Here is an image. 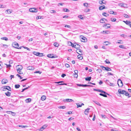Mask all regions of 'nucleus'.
<instances>
[{
  "mask_svg": "<svg viewBox=\"0 0 131 131\" xmlns=\"http://www.w3.org/2000/svg\"><path fill=\"white\" fill-rule=\"evenodd\" d=\"M12 46L18 49H21V47L17 48V47H18L19 46V44L17 43L16 42H13L12 44Z\"/></svg>",
  "mask_w": 131,
  "mask_h": 131,
  "instance_id": "1",
  "label": "nucleus"
},
{
  "mask_svg": "<svg viewBox=\"0 0 131 131\" xmlns=\"http://www.w3.org/2000/svg\"><path fill=\"white\" fill-rule=\"evenodd\" d=\"M33 53L34 55L39 57H42L43 56V53H40L39 52L34 51L33 52Z\"/></svg>",
  "mask_w": 131,
  "mask_h": 131,
  "instance_id": "2",
  "label": "nucleus"
},
{
  "mask_svg": "<svg viewBox=\"0 0 131 131\" xmlns=\"http://www.w3.org/2000/svg\"><path fill=\"white\" fill-rule=\"evenodd\" d=\"M2 88H3V91H5V90H8L9 91H11V89L9 86H4Z\"/></svg>",
  "mask_w": 131,
  "mask_h": 131,
  "instance_id": "3",
  "label": "nucleus"
},
{
  "mask_svg": "<svg viewBox=\"0 0 131 131\" xmlns=\"http://www.w3.org/2000/svg\"><path fill=\"white\" fill-rule=\"evenodd\" d=\"M117 84L118 86L119 87H121L123 85L121 79H119L118 80L117 82Z\"/></svg>",
  "mask_w": 131,
  "mask_h": 131,
  "instance_id": "4",
  "label": "nucleus"
},
{
  "mask_svg": "<svg viewBox=\"0 0 131 131\" xmlns=\"http://www.w3.org/2000/svg\"><path fill=\"white\" fill-rule=\"evenodd\" d=\"M108 12L110 14H113L116 15L117 14V13L116 12H114L112 9H110L108 10Z\"/></svg>",
  "mask_w": 131,
  "mask_h": 131,
  "instance_id": "5",
  "label": "nucleus"
},
{
  "mask_svg": "<svg viewBox=\"0 0 131 131\" xmlns=\"http://www.w3.org/2000/svg\"><path fill=\"white\" fill-rule=\"evenodd\" d=\"M29 11L32 12H36L37 11V9L34 8H30L29 9Z\"/></svg>",
  "mask_w": 131,
  "mask_h": 131,
  "instance_id": "6",
  "label": "nucleus"
},
{
  "mask_svg": "<svg viewBox=\"0 0 131 131\" xmlns=\"http://www.w3.org/2000/svg\"><path fill=\"white\" fill-rule=\"evenodd\" d=\"M118 91L120 94H124L126 92V91L125 90H122L121 89H118Z\"/></svg>",
  "mask_w": 131,
  "mask_h": 131,
  "instance_id": "7",
  "label": "nucleus"
},
{
  "mask_svg": "<svg viewBox=\"0 0 131 131\" xmlns=\"http://www.w3.org/2000/svg\"><path fill=\"white\" fill-rule=\"evenodd\" d=\"M17 71L21 70L23 68V67L21 65H18L17 66Z\"/></svg>",
  "mask_w": 131,
  "mask_h": 131,
  "instance_id": "8",
  "label": "nucleus"
},
{
  "mask_svg": "<svg viewBox=\"0 0 131 131\" xmlns=\"http://www.w3.org/2000/svg\"><path fill=\"white\" fill-rule=\"evenodd\" d=\"M81 41L83 42H85L87 41L86 38L83 36H81Z\"/></svg>",
  "mask_w": 131,
  "mask_h": 131,
  "instance_id": "9",
  "label": "nucleus"
},
{
  "mask_svg": "<svg viewBox=\"0 0 131 131\" xmlns=\"http://www.w3.org/2000/svg\"><path fill=\"white\" fill-rule=\"evenodd\" d=\"M80 45L77 44L76 43H75L73 47L76 49H78L80 48Z\"/></svg>",
  "mask_w": 131,
  "mask_h": 131,
  "instance_id": "10",
  "label": "nucleus"
},
{
  "mask_svg": "<svg viewBox=\"0 0 131 131\" xmlns=\"http://www.w3.org/2000/svg\"><path fill=\"white\" fill-rule=\"evenodd\" d=\"M107 19H105L103 18L101 19L100 20V22L101 23H106V22H105V21H107Z\"/></svg>",
  "mask_w": 131,
  "mask_h": 131,
  "instance_id": "11",
  "label": "nucleus"
},
{
  "mask_svg": "<svg viewBox=\"0 0 131 131\" xmlns=\"http://www.w3.org/2000/svg\"><path fill=\"white\" fill-rule=\"evenodd\" d=\"M63 101L64 102H65L66 101L67 102H72L74 101L73 100H72L70 99H65L63 100Z\"/></svg>",
  "mask_w": 131,
  "mask_h": 131,
  "instance_id": "12",
  "label": "nucleus"
},
{
  "mask_svg": "<svg viewBox=\"0 0 131 131\" xmlns=\"http://www.w3.org/2000/svg\"><path fill=\"white\" fill-rule=\"evenodd\" d=\"M90 108H88L87 109L85 110V111L84 112V113L86 115H88V114L89 113V111L90 110Z\"/></svg>",
  "mask_w": 131,
  "mask_h": 131,
  "instance_id": "13",
  "label": "nucleus"
},
{
  "mask_svg": "<svg viewBox=\"0 0 131 131\" xmlns=\"http://www.w3.org/2000/svg\"><path fill=\"white\" fill-rule=\"evenodd\" d=\"M76 104L77 105V107L78 108L79 107H81L82 105H84V104L83 103H76Z\"/></svg>",
  "mask_w": 131,
  "mask_h": 131,
  "instance_id": "14",
  "label": "nucleus"
},
{
  "mask_svg": "<svg viewBox=\"0 0 131 131\" xmlns=\"http://www.w3.org/2000/svg\"><path fill=\"white\" fill-rule=\"evenodd\" d=\"M34 69V68L33 67L29 66L27 67V69L28 70H33Z\"/></svg>",
  "mask_w": 131,
  "mask_h": 131,
  "instance_id": "15",
  "label": "nucleus"
},
{
  "mask_svg": "<svg viewBox=\"0 0 131 131\" xmlns=\"http://www.w3.org/2000/svg\"><path fill=\"white\" fill-rule=\"evenodd\" d=\"M53 54H48L47 56L48 57L51 58H54V57L53 56Z\"/></svg>",
  "mask_w": 131,
  "mask_h": 131,
  "instance_id": "16",
  "label": "nucleus"
},
{
  "mask_svg": "<svg viewBox=\"0 0 131 131\" xmlns=\"http://www.w3.org/2000/svg\"><path fill=\"white\" fill-rule=\"evenodd\" d=\"M8 82V81L7 80L3 79L2 81V84H5Z\"/></svg>",
  "mask_w": 131,
  "mask_h": 131,
  "instance_id": "17",
  "label": "nucleus"
},
{
  "mask_svg": "<svg viewBox=\"0 0 131 131\" xmlns=\"http://www.w3.org/2000/svg\"><path fill=\"white\" fill-rule=\"evenodd\" d=\"M47 125H45L43 126L40 129L42 131L45 128L47 127Z\"/></svg>",
  "mask_w": 131,
  "mask_h": 131,
  "instance_id": "18",
  "label": "nucleus"
},
{
  "mask_svg": "<svg viewBox=\"0 0 131 131\" xmlns=\"http://www.w3.org/2000/svg\"><path fill=\"white\" fill-rule=\"evenodd\" d=\"M5 94L7 96H10L11 93L10 92L7 91V92L5 93Z\"/></svg>",
  "mask_w": 131,
  "mask_h": 131,
  "instance_id": "19",
  "label": "nucleus"
},
{
  "mask_svg": "<svg viewBox=\"0 0 131 131\" xmlns=\"http://www.w3.org/2000/svg\"><path fill=\"white\" fill-rule=\"evenodd\" d=\"M105 8V6L104 5H103V6H100L99 8V9L100 10H102L104 9Z\"/></svg>",
  "mask_w": 131,
  "mask_h": 131,
  "instance_id": "20",
  "label": "nucleus"
},
{
  "mask_svg": "<svg viewBox=\"0 0 131 131\" xmlns=\"http://www.w3.org/2000/svg\"><path fill=\"white\" fill-rule=\"evenodd\" d=\"M107 25H110V24H105L104 25V27H105V28H108L110 27V26H107Z\"/></svg>",
  "mask_w": 131,
  "mask_h": 131,
  "instance_id": "21",
  "label": "nucleus"
},
{
  "mask_svg": "<svg viewBox=\"0 0 131 131\" xmlns=\"http://www.w3.org/2000/svg\"><path fill=\"white\" fill-rule=\"evenodd\" d=\"M124 5H126V4H122V3H119L118 4V5L120 6L125 7V6H124Z\"/></svg>",
  "mask_w": 131,
  "mask_h": 131,
  "instance_id": "22",
  "label": "nucleus"
},
{
  "mask_svg": "<svg viewBox=\"0 0 131 131\" xmlns=\"http://www.w3.org/2000/svg\"><path fill=\"white\" fill-rule=\"evenodd\" d=\"M91 77H87L85 78V80L86 81H90L91 80Z\"/></svg>",
  "mask_w": 131,
  "mask_h": 131,
  "instance_id": "23",
  "label": "nucleus"
},
{
  "mask_svg": "<svg viewBox=\"0 0 131 131\" xmlns=\"http://www.w3.org/2000/svg\"><path fill=\"white\" fill-rule=\"evenodd\" d=\"M124 22L126 24L129 26V24H130V23H131V22L128 21L126 20V21H124Z\"/></svg>",
  "mask_w": 131,
  "mask_h": 131,
  "instance_id": "24",
  "label": "nucleus"
},
{
  "mask_svg": "<svg viewBox=\"0 0 131 131\" xmlns=\"http://www.w3.org/2000/svg\"><path fill=\"white\" fill-rule=\"evenodd\" d=\"M25 101L27 103L31 101V99L30 98L27 99L25 100Z\"/></svg>",
  "mask_w": 131,
  "mask_h": 131,
  "instance_id": "25",
  "label": "nucleus"
},
{
  "mask_svg": "<svg viewBox=\"0 0 131 131\" xmlns=\"http://www.w3.org/2000/svg\"><path fill=\"white\" fill-rule=\"evenodd\" d=\"M6 12H7V13L8 14H10L12 12V11L10 9H8L6 10Z\"/></svg>",
  "mask_w": 131,
  "mask_h": 131,
  "instance_id": "26",
  "label": "nucleus"
},
{
  "mask_svg": "<svg viewBox=\"0 0 131 131\" xmlns=\"http://www.w3.org/2000/svg\"><path fill=\"white\" fill-rule=\"evenodd\" d=\"M46 99V97L45 96H43L41 97V99L42 101H44Z\"/></svg>",
  "mask_w": 131,
  "mask_h": 131,
  "instance_id": "27",
  "label": "nucleus"
},
{
  "mask_svg": "<svg viewBox=\"0 0 131 131\" xmlns=\"http://www.w3.org/2000/svg\"><path fill=\"white\" fill-rule=\"evenodd\" d=\"M102 15L103 16L107 17V16H108L109 14H107V13L106 12H104L102 13Z\"/></svg>",
  "mask_w": 131,
  "mask_h": 131,
  "instance_id": "28",
  "label": "nucleus"
},
{
  "mask_svg": "<svg viewBox=\"0 0 131 131\" xmlns=\"http://www.w3.org/2000/svg\"><path fill=\"white\" fill-rule=\"evenodd\" d=\"M68 44H69L71 46H72V47H73L74 44H73L71 42H69Z\"/></svg>",
  "mask_w": 131,
  "mask_h": 131,
  "instance_id": "29",
  "label": "nucleus"
},
{
  "mask_svg": "<svg viewBox=\"0 0 131 131\" xmlns=\"http://www.w3.org/2000/svg\"><path fill=\"white\" fill-rule=\"evenodd\" d=\"M106 71H110L111 70V68L108 67H106L105 70Z\"/></svg>",
  "mask_w": 131,
  "mask_h": 131,
  "instance_id": "30",
  "label": "nucleus"
},
{
  "mask_svg": "<svg viewBox=\"0 0 131 131\" xmlns=\"http://www.w3.org/2000/svg\"><path fill=\"white\" fill-rule=\"evenodd\" d=\"M82 51L80 49H77L76 50V52L78 53V54H80L79 53H78V52H80V53H82Z\"/></svg>",
  "mask_w": 131,
  "mask_h": 131,
  "instance_id": "31",
  "label": "nucleus"
},
{
  "mask_svg": "<svg viewBox=\"0 0 131 131\" xmlns=\"http://www.w3.org/2000/svg\"><path fill=\"white\" fill-rule=\"evenodd\" d=\"M99 95H100L102 96L105 97H107V96L106 95H105V94H102V93H100L99 94Z\"/></svg>",
  "mask_w": 131,
  "mask_h": 131,
  "instance_id": "32",
  "label": "nucleus"
},
{
  "mask_svg": "<svg viewBox=\"0 0 131 131\" xmlns=\"http://www.w3.org/2000/svg\"><path fill=\"white\" fill-rule=\"evenodd\" d=\"M18 126L19 127H21V128H26V127H27L28 126H23L22 125H19Z\"/></svg>",
  "mask_w": 131,
  "mask_h": 131,
  "instance_id": "33",
  "label": "nucleus"
},
{
  "mask_svg": "<svg viewBox=\"0 0 131 131\" xmlns=\"http://www.w3.org/2000/svg\"><path fill=\"white\" fill-rule=\"evenodd\" d=\"M111 19V21L112 22L115 21L116 20V19L115 18H112Z\"/></svg>",
  "mask_w": 131,
  "mask_h": 131,
  "instance_id": "34",
  "label": "nucleus"
},
{
  "mask_svg": "<svg viewBox=\"0 0 131 131\" xmlns=\"http://www.w3.org/2000/svg\"><path fill=\"white\" fill-rule=\"evenodd\" d=\"M1 39L2 40H5L6 41H7L8 40V38L6 37H2L1 38Z\"/></svg>",
  "mask_w": 131,
  "mask_h": 131,
  "instance_id": "35",
  "label": "nucleus"
},
{
  "mask_svg": "<svg viewBox=\"0 0 131 131\" xmlns=\"http://www.w3.org/2000/svg\"><path fill=\"white\" fill-rule=\"evenodd\" d=\"M58 108L60 109H64L66 108L65 106H60L58 107Z\"/></svg>",
  "mask_w": 131,
  "mask_h": 131,
  "instance_id": "36",
  "label": "nucleus"
},
{
  "mask_svg": "<svg viewBox=\"0 0 131 131\" xmlns=\"http://www.w3.org/2000/svg\"><path fill=\"white\" fill-rule=\"evenodd\" d=\"M98 92H100L101 93H105V92L104 91H103L102 90H100V89H98Z\"/></svg>",
  "mask_w": 131,
  "mask_h": 131,
  "instance_id": "37",
  "label": "nucleus"
},
{
  "mask_svg": "<svg viewBox=\"0 0 131 131\" xmlns=\"http://www.w3.org/2000/svg\"><path fill=\"white\" fill-rule=\"evenodd\" d=\"M121 36L124 38H125L127 37V36L124 34H122L121 35Z\"/></svg>",
  "mask_w": 131,
  "mask_h": 131,
  "instance_id": "38",
  "label": "nucleus"
},
{
  "mask_svg": "<svg viewBox=\"0 0 131 131\" xmlns=\"http://www.w3.org/2000/svg\"><path fill=\"white\" fill-rule=\"evenodd\" d=\"M90 9H84V12L87 13L89 12L90 11Z\"/></svg>",
  "mask_w": 131,
  "mask_h": 131,
  "instance_id": "39",
  "label": "nucleus"
},
{
  "mask_svg": "<svg viewBox=\"0 0 131 131\" xmlns=\"http://www.w3.org/2000/svg\"><path fill=\"white\" fill-rule=\"evenodd\" d=\"M15 86L16 88L17 89L20 87V85L19 84H16L15 85Z\"/></svg>",
  "mask_w": 131,
  "mask_h": 131,
  "instance_id": "40",
  "label": "nucleus"
},
{
  "mask_svg": "<svg viewBox=\"0 0 131 131\" xmlns=\"http://www.w3.org/2000/svg\"><path fill=\"white\" fill-rule=\"evenodd\" d=\"M59 45V44L57 42H55L54 43V45L56 47H58Z\"/></svg>",
  "mask_w": 131,
  "mask_h": 131,
  "instance_id": "41",
  "label": "nucleus"
},
{
  "mask_svg": "<svg viewBox=\"0 0 131 131\" xmlns=\"http://www.w3.org/2000/svg\"><path fill=\"white\" fill-rule=\"evenodd\" d=\"M101 116L103 119H105L106 117V116L104 115L101 114Z\"/></svg>",
  "mask_w": 131,
  "mask_h": 131,
  "instance_id": "42",
  "label": "nucleus"
},
{
  "mask_svg": "<svg viewBox=\"0 0 131 131\" xmlns=\"http://www.w3.org/2000/svg\"><path fill=\"white\" fill-rule=\"evenodd\" d=\"M83 5L85 7L87 8L88 6V4L85 3L83 4Z\"/></svg>",
  "mask_w": 131,
  "mask_h": 131,
  "instance_id": "43",
  "label": "nucleus"
},
{
  "mask_svg": "<svg viewBox=\"0 0 131 131\" xmlns=\"http://www.w3.org/2000/svg\"><path fill=\"white\" fill-rule=\"evenodd\" d=\"M87 86H89V87H93L92 85H86V84H84V87H87Z\"/></svg>",
  "mask_w": 131,
  "mask_h": 131,
  "instance_id": "44",
  "label": "nucleus"
},
{
  "mask_svg": "<svg viewBox=\"0 0 131 131\" xmlns=\"http://www.w3.org/2000/svg\"><path fill=\"white\" fill-rule=\"evenodd\" d=\"M97 71L99 72V73H101L102 71V69H97Z\"/></svg>",
  "mask_w": 131,
  "mask_h": 131,
  "instance_id": "45",
  "label": "nucleus"
},
{
  "mask_svg": "<svg viewBox=\"0 0 131 131\" xmlns=\"http://www.w3.org/2000/svg\"><path fill=\"white\" fill-rule=\"evenodd\" d=\"M94 102L97 105H99V106H101V104H100V103H99V102H97L96 101H94Z\"/></svg>",
  "mask_w": 131,
  "mask_h": 131,
  "instance_id": "46",
  "label": "nucleus"
},
{
  "mask_svg": "<svg viewBox=\"0 0 131 131\" xmlns=\"http://www.w3.org/2000/svg\"><path fill=\"white\" fill-rule=\"evenodd\" d=\"M73 76L74 78H77L78 77V75L77 74H73Z\"/></svg>",
  "mask_w": 131,
  "mask_h": 131,
  "instance_id": "47",
  "label": "nucleus"
},
{
  "mask_svg": "<svg viewBox=\"0 0 131 131\" xmlns=\"http://www.w3.org/2000/svg\"><path fill=\"white\" fill-rule=\"evenodd\" d=\"M64 27H67L69 28H71V27L70 26L67 25H66Z\"/></svg>",
  "mask_w": 131,
  "mask_h": 131,
  "instance_id": "48",
  "label": "nucleus"
},
{
  "mask_svg": "<svg viewBox=\"0 0 131 131\" xmlns=\"http://www.w3.org/2000/svg\"><path fill=\"white\" fill-rule=\"evenodd\" d=\"M64 11L65 12H69V9L67 8H64L63 9Z\"/></svg>",
  "mask_w": 131,
  "mask_h": 131,
  "instance_id": "49",
  "label": "nucleus"
},
{
  "mask_svg": "<svg viewBox=\"0 0 131 131\" xmlns=\"http://www.w3.org/2000/svg\"><path fill=\"white\" fill-rule=\"evenodd\" d=\"M78 17L81 19H83V17L81 15H80L78 16Z\"/></svg>",
  "mask_w": 131,
  "mask_h": 131,
  "instance_id": "50",
  "label": "nucleus"
},
{
  "mask_svg": "<svg viewBox=\"0 0 131 131\" xmlns=\"http://www.w3.org/2000/svg\"><path fill=\"white\" fill-rule=\"evenodd\" d=\"M103 70H105L106 67L104 66H101L100 67Z\"/></svg>",
  "mask_w": 131,
  "mask_h": 131,
  "instance_id": "51",
  "label": "nucleus"
},
{
  "mask_svg": "<svg viewBox=\"0 0 131 131\" xmlns=\"http://www.w3.org/2000/svg\"><path fill=\"white\" fill-rule=\"evenodd\" d=\"M104 45H108V43H109V42L108 41H105L104 42Z\"/></svg>",
  "mask_w": 131,
  "mask_h": 131,
  "instance_id": "52",
  "label": "nucleus"
},
{
  "mask_svg": "<svg viewBox=\"0 0 131 131\" xmlns=\"http://www.w3.org/2000/svg\"><path fill=\"white\" fill-rule=\"evenodd\" d=\"M104 0H102L101 1L99 2V3L100 4L102 5L103 4H104V3L103 2Z\"/></svg>",
  "mask_w": 131,
  "mask_h": 131,
  "instance_id": "53",
  "label": "nucleus"
},
{
  "mask_svg": "<svg viewBox=\"0 0 131 131\" xmlns=\"http://www.w3.org/2000/svg\"><path fill=\"white\" fill-rule=\"evenodd\" d=\"M124 17L125 18H129V16L127 14H124Z\"/></svg>",
  "mask_w": 131,
  "mask_h": 131,
  "instance_id": "54",
  "label": "nucleus"
},
{
  "mask_svg": "<svg viewBox=\"0 0 131 131\" xmlns=\"http://www.w3.org/2000/svg\"><path fill=\"white\" fill-rule=\"evenodd\" d=\"M105 62L106 63L109 64L110 63V62L108 61V60L107 59H106V60L105 61Z\"/></svg>",
  "mask_w": 131,
  "mask_h": 131,
  "instance_id": "55",
  "label": "nucleus"
},
{
  "mask_svg": "<svg viewBox=\"0 0 131 131\" xmlns=\"http://www.w3.org/2000/svg\"><path fill=\"white\" fill-rule=\"evenodd\" d=\"M5 64L6 65L7 68H8L11 67V65L9 64L8 65L7 64Z\"/></svg>",
  "mask_w": 131,
  "mask_h": 131,
  "instance_id": "56",
  "label": "nucleus"
},
{
  "mask_svg": "<svg viewBox=\"0 0 131 131\" xmlns=\"http://www.w3.org/2000/svg\"><path fill=\"white\" fill-rule=\"evenodd\" d=\"M124 94H125V95L127 96L129 95V93L127 92H126H126H125V93Z\"/></svg>",
  "mask_w": 131,
  "mask_h": 131,
  "instance_id": "57",
  "label": "nucleus"
},
{
  "mask_svg": "<svg viewBox=\"0 0 131 131\" xmlns=\"http://www.w3.org/2000/svg\"><path fill=\"white\" fill-rule=\"evenodd\" d=\"M50 12L51 13H56V11L54 10H51L50 11Z\"/></svg>",
  "mask_w": 131,
  "mask_h": 131,
  "instance_id": "58",
  "label": "nucleus"
},
{
  "mask_svg": "<svg viewBox=\"0 0 131 131\" xmlns=\"http://www.w3.org/2000/svg\"><path fill=\"white\" fill-rule=\"evenodd\" d=\"M78 59L80 60H82L83 59V57L82 56H79V55L78 56Z\"/></svg>",
  "mask_w": 131,
  "mask_h": 131,
  "instance_id": "59",
  "label": "nucleus"
},
{
  "mask_svg": "<svg viewBox=\"0 0 131 131\" xmlns=\"http://www.w3.org/2000/svg\"><path fill=\"white\" fill-rule=\"evenodd\" d=\"M18 73L20 74H23V72L21 71V70L19 71H18Z\"/></svg>",
  "mask_w": 131,
  "mask_h": 131,
  "instance_id": "60",
  "label": "nucleus"
},
{
  "mask_svg": "<svg viewBox=\"0 0 131 131\" xmlns=\"http://www.w3.org/2000/svg\"><path fill=\"white\" fill-rule=\"evenodd\" d=\"M41 73V72H40L39 71H36L34 72V73H39L40 74Z\"/></svg>",
  "mask_w": 131,
  "mask_h": 131,
  "instance_id": "61",
  "label": "nucleus"
},
{
  "mask_svg": "<svg viewBox=\"0 0 131 131\" xmlns=\"http://www.w3.org/2000/svg\"><path fill=\"white\" fill-rule=\"evenodd\" d=\"M41 17H42L39 16L37 17L36 18L37 19H41Z\"/></svg>",
  "mask_w": 131,
  "mask_h": 131,
  "instance_id": "62",
  "label": "nucleus"
},
{
  "mask_svg": "<svg viewBox=\"0 0 131 131\" xmlns=\"http://www.w3.org/2000/svg\"><path fill=\"white\" fill-rule=\"evenodd\" d=\"M110 85L111 86H114V84L113 83H111L110 82Z\"/></svg>",
  "mask_w": 131,
  "mask_h": 131,
  "instance_id": "63",
  "label": "nucleus"
},
{
  "mask_svg": "<svg viewBox=\"0 0 131 131\" xmlns=\"http://www.w3.org/2000/svg\"><path fill=\"white\" fill-rule=\"evenodd\" d=\"M27 89V88H25L22 89V91L21 92H23L25 90Z\"/></svg>",
  "mask_w": 131,
  "mask_h": 131,
  "instance_id": "64",
  "label": "nucleus"
}]
</instances>
